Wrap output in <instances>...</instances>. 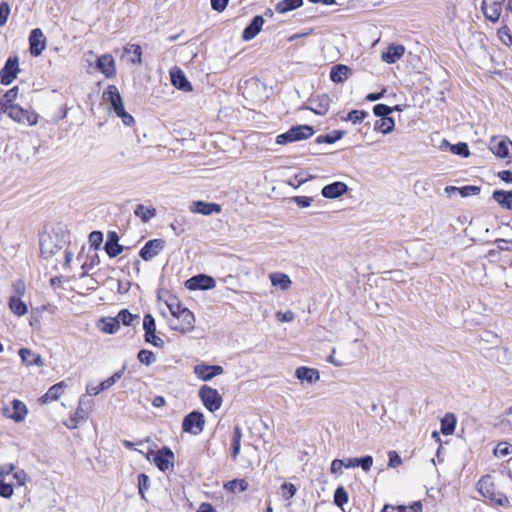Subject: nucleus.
Returning a JSON list of instances; mask_svg holds the SVG:
<instances>
[{
  "instance_id": "f257e3e1",
  "label": "nucleus",
  "mask_w": 512,
  "mask_h": 512,
  "mask_svg": "<svg viewBox=\"0 0 512 512\" xmlns=\"http://www.w3.org/2000/svg\"><path fill=\"white\" fill-rule=\"evenodd\" d=\"M139 453L144 455L147 460H151V456L153 455V462L156 465V467L162 471L165 472L174 466V460L175 455L173 451L168 447H163L159 449L155 454L153 451H150L148 453H144L142 450H137Z\"/></svg>"
},
{
  "instance_id": "f03ea898",
  "label": "nucleus",
  "mask_w": 512,
  "mask_h": 512,
  "mask_svg": "<svg viewBox=\"0 0 512 512\" xmlns=\"http://www.w3.org/2000/svg\"><path fill=\"white\" fill-rule=\"evenodd\" d=\"M3 113L7 114L13 121L20 124L34 126L38 122V114L32 110L23 109L21 106L8 105L4 108Z\"/></svg>"
},
{
  "instance_id": "7ed1b4c3",
  "label": "nucleus",
  "mask_w": 512,
  "mask_h": 512,
  "mask_svg": "<svg viewBox=\"0 0 512 512\" xmlns=\"http://www.w3.org/2000/svg\"><path fill=\"white\" fill-rule=\"evenodd\" d=\"M198 395L205 408L210 412L220 409L223 399L216 389L203 385L200 387Z\"/></svg>"
},
{
  "instance_id": "20e7f679",
  "label": "nucleus",
  "mask_w": 512,
  "mask_h": 512,
  "mask_svg": "<svg viewBox=\"0 0 512 512\" xmlns=\"http://www.w3.org/2000/svg\"><path fill=\"white\" fill-rule=\"evenodd\" d=\"M204 425L205 419L203 414L199 411H192L184 417L182 429L184 432L198 435L203 431Z\"/></svg>"
},
{
  "instance_id": "39448f33",
  "label": "nucleus",
  "mask_w": 512,
  "mask_h": 512,
  "mask_svg": "<svg viewBox=\"0 0 512 512\" xmlns=\"http://www.w3.org/2000/svg\"><path fill=\"white\" fill-rule=\"evenodd\" d=\"M92 403L87 398V396L83 395L79 399L78 407L71 417L70 422L66 424L69 429H75L79 423L85 422L90 413Z\"/></svg>"
},
{
  "instance_id": "423d86ee",
  "label": "nucleus",
  "mask_w": 512,
  "mask_h": 512,
  "mask_svg": "<svg viewBox=\"0 0 512 512\" xmlns=\"http://www.w3.org/2000/svg\"><path fill=\"white\" fill-rule=\"evenodd\" d=\"M194 314L187 308L178 317L170 320V328L181 333L189 332L194 328Z\"/></svg>"
},
{
  "instance_id": "0eeeda50",
  "label": "nucleus",
  "mask_w": 512,
  "mask_h": 512,
  "mask_svg": "<svg viewBox=\"0 0 512 512\" xmlns=\"http://www.w3.org/2000/svg\"><path fill=\"white\" fill-rule=\"evenodd\" d=\"M19 69V60L17 56L9 57L4 67L0 70V79L3 85L11 84L16 78Z\"/></svg>"
},
{
  "instance_id": "6e6552de",
  "label": "nucleus",
  "mask_w": 512,
  "mask_h": 512,
  "mask_svg": "<svg viewBox=\"0 0 512 512\" xmlns=\"http://www.w3.org/2000/svg\"><path fill=\"white\" fill-rule=\"evenodd\" d=\"M504 2L501 0H483L481 10L486 20L496 23L499 21Z\"/></svg>"
},
{
  "instance_id": "1a4fd4ad",
  "label": "nucleus",
  "mask_w": 512,
  "mask_h": 512,
  "mask_svg": "<svg viewBox=\"0 0 512 512\" xmlns=\"http://www.w3.org/2000/svg\"><path fill=\"white\" fill-rule=\"evenodd\" d=\"M489 148L491 152L499 158L511 159L512 142L505 137H493L490 141Z\"/></svg>"
},
{
  "instance_id": "9d476101",
  "label": "nucleus",
  "mask_w": 512,
  "mask_h": 512,
  "mask_svg": "<svg viewBox=\"0 0 512 512\" xmlns=\"http://www.w3.org/2000/svg\"><path fill=\"white\" fill-rule=\"evenodd\" d=\"M102 99L105 103L109 104V109L115 114L124 108L122 97L115 85H108L106 90L103 92Z\"/></svg>"
},
{
  "instance_id": "9b49d317",
  "label": "nucleus",
  "mask_w": 512,
  "mask_h": 512,
  "mask_svg": "<svg viewBox=\"0 0 512 512\" xmlns=\"http://www.w3.org/2000/svg\"><path fill=\"white\" fill-rule=\"evenodd\" d=\"M215 286L214 278L205 274H198L185 282V287L189 290H210Z\"/></svg>"
},
{
  "instance_id": "f8f14e48",
  "label": "nucleus",
  "mask_w": 512,
  "mask_h": 512,
  "mask_svg": "<svg viewBox=\"0 0 512 512\" xmlns=\"http://www.w3.org/2000/svg\"><path fill=\"white\" fill-rule=\"evenodd\" d=\"M165 248L163 239H152L145 243L141 248L139 255L144 261H150L156 257Z\"/></svg>"
},
{
  "instance_id": "ddd939ff",
  "label": "nucleus",
  "mask_w": 512,
  "mask_h": 512,
  "mask_svg": "<svg viewBox=\"0 0 512 512\" xmlns=\"http://www.w3.org/2000/svg\"><path fill=\"white\" fill-rule=\"evenodd\" d=\"M223 372V367L219 365L198 364L194 366L195 375L203 381H209Z\"/></svg>"
},
{
  "instance_id": "4468645a",
  "label": "nucleus",
  "mask_w": 512,
  "mask_h": 512,
  "mask_svg": "<svg viewBox=\"0 0 512 512\" xmlns=\"http://www.w3.org/2000/svg\"><path fill=\"white\" fill-rule=\"evenodd\" d=\"M30 54L32 56H39L46 47V40L41 29L35 28L31 31L29 36Z\"/></svg>"
},
{
  "instance_id": "2eb2a0df",
  "label": "nucleus",
  "mask_w": 512,
  "mask_h": 512,
  "mask_svg": "<svg viewBox=\"0 0 512 512\" xmlns=\"http://www.w3.org/2000/svg\"><path fill=\"white\" fill-rule=\"evenodd\" d=\"M330 102V97L327 94H321L311 100L312 106H303L302 109L310 110L317 115H325L329 110Z\"/></svg>"
},
{
  "instance_id": "dca6fc26",
  "label": "nucleus",
  "mask_w": 512,
  "mask_h": 512,
  "mask_svg": "<svg viewBox=\"0 0 512 512\" xmlns=\"http://www.w3.org/2000/svg\"><path fill=\"white\" fill-rule=\"evenodd\" d=\"M348 191V186L344 182L336 181L324 186L321 194L324 198L335 199L344 195Z\"/></svg>"
},
{
  "instance_id": "f3484780",
  "label": "nucleus",
  "mask_w": 512,
  "mask_h": 512,
  "mask_svg": "<svg viewBox=\"0 0 512 512\" xmlns=\"http://www.w3.org/2000/svg\"><path fill=\"white\" fill-rule=\"evenodd\" d=\"M265 20L262 16L257 15L253 17L249 25L244 29L242 33V39L244 41H250L254 39L261 31Z\"/></svg>"
},
{
  "instance_id": "a211bd4d",
  "label": "nucleus",
  "mask_w": 512,
  "mask_h": 512,
  "mask_svg": "<svg viewBox=\"0 0 512 512\" xmlns=\"http://www.w3.org/2000/svg\"><path fill=\"white\" fill-rule=\"evenodd\" d=\"M190 210L193 213H199L202 215H211L213 213L221 212V206L216 203H208V202H204V201H194L190 206Z\"/></svg>"
},
{
  "instance_id": "6ab92c4d",
  "label": "nucleus",
  "mask_w": 512,
  "mask_h": 512,
  "mask_svg": "<svg viewBox=\"0 0 512 512\" xmlns=\"http://www.w3.org/2000/svg\"><path fill=\"white\" fill-rule=\"evenodd\" d=\"M171 83L177 89L182 90L184 92L192 91V85L187 80L185 74L180 69H175L170 71Z\"/></svg>"
},
{
  "instance_id": "aec40b11",
  "label": "nucleus",
  "mask_w": 512,
  "mask_h": 512,
  "mask_svg": "<svg viewBox=\"0 0 512 512\" xmlns=\"http://www.w3.org/2000/svg\"><path fill=\"white\" fill-rule=\"evenodd\" d=\"M405 52V48L403 45H389L386 51L382 52L381 59L382 61L392 64L397 62Z\"/></svg>"
},
{
  "instance_id": "412c9836",
  "label": "nucleus",
  "mask_w": 512,
  "mask_h": 512,
  "mask_svg": "<svg viewBox=\"0 0 512 512\" xmlns=\"http://www.w3.org/2000/svg\"><path fill=\"white\" fill-rule=\"evenodd\" d=\"M97 67L106 77H112L116 74L115 62L111 55L101 56L97 61Z\"/></svg>"
},
{
  "instance_id": "4be33fe9",
  "label": "nucleus",
  "mask_w": 512,
  "mask_h": 512,
  "mask_svg": "<svg viewBox=\"0 0 512 512\" xmlns=\"http://www.w3.org/2000/svg\"><path fill=\"white\" fill-rule=\"evenodd\" d=\"M352 73L351 68L343 64H337L331 68L330 79L334 83H343Z\"/></svg>"
},
{
  "instance_id": "5701e85b",
  "label": "nucleus",
  "mask_w": 512,
  "mask_h": 512,
  "mask_svg": "<svg viewBox=\"0 0 512 512\" xmlns=\"http://www.w3.org/2000/svg\"><path fill=\"white\" fill-rule=\"evenodd\" d=\"M19 356L24 364L27 366H42L43 360L40 354L33 352L30 349L22 348L19 350Z\"/></svg>"
},
{
  "instance_id": "b1692460",
  "label": "nucleus",
  "mask_w": 512,
  "mask_h": 512,
  "mask_svg": "<svg viewBox=\"0 0 512 512\" xmlns=\"http://www.w3.org/2000/svg\"><path fill=\"white\" fill-rule=\"evenodd\" d=\"M124 53L130 57L127 59L133 65L142 64V49L138 44H127L124 47Z\"/></svg>"
},
{
  "instance_id": "393cba45",
  "label": "nucleus",
  "mask_w": 512,
  "mask_h": 512,
  "mask_svg": "<svg viewBox=\"0 0 512 512\" xmlns=\"http://www.w3.org/2000/svg\"><path fill=\"white\" fill-rule=\"evenodd\" d=\"M492 198L504 209L512 210V190H495Z\"/></svg>"
},
{
  "instance_id": "a878e982",
  "label": "nucleus",
  "mask_w": 512,
  "mask_h": 512,
  "mask_svg": "<svg viewBox=\"0 0 512 512\" xmlns=\"http://www.w3.org/2000/svg\"><path fill=\"white\" fill-rule=\"evenodd\" d=\"M296 377L301 381H307L313 383L319 380V372L314 368L299 367L295 371Z\"/></svg>"
},
{
  "instance_id": "bb28decb",
  "label": "nucleus",
  "mask_w": 512,
  "mask_h": 512,
  "mask_svg": "<svg viewBox=\"0 0 512 512\" xmlns=\"http://www.w3.org/2000/svg\"><path fill=\"white\" fill-rule=\"evenodd\" d=\"M26 405L19 401H12V412L8 415L9 418L13 419L15 422H22L27 415Z\"/></svg>"
},
{
  "instance_id": "cd10ccee",
  "label": "nucleus",
  "mask_w": 512,
  "mask_h": 512,
  "mask_svg": "<svg viewBox=\"0 0 512 512\" xmlns=\"http://www.w3.org/2000/svg\"><path fill=\"white\" fill-rule=\"evenodd\" d=\"M271 284L273 286H277L282 290H287L290 288L292 281L289 276L282 272H274L269 275Z\"/></svg>"
},
{
  "instance_id": "c85d7f7f",
  "label": "nucleus",
  "mask_w": 512,
  "mask_h": 512,
  "mask_svg": "<svg viewBox=\"0 0 512 512\" xmlns=\"http://www.w3.org/2000/svg\"><path fill=\"white\" fill-rule=\"evenodd\" d=\"M64 387H66V384L63 381L51 386L48 391L41 397V401L43 403H47L49 401L58 400L63 393Z\"/></svg>"
},
{
  "instance_id": "c756f323",
  "label": "nucleus",
  "mask_w": 512,
  "mask_h": 512,
  "mask_svg": "<svg viewBox=\"0 0 512 512\" xmlns=\"http://www.w3.org/2000/svg\"><path fill=\"white\" fill-rule=\"evenodd\" d=\"M294 141H301L310 138L314 129L310 125H297L292 127Z\"/></svg>"
},
{
  "instance_id": "7c9ffc66",
  "label": "nucleus",
  "mask_w": 512,
  "mask_h": 512,
  "mask_svg": "<svg viewBox=\"0 0 512 512\" xmlns=\"http://www.w3.org/2000/svg\"><path fill=\"white\" fill-rule=\"evenodd\" d=\"M395 122L392 117H384L375 121L374 130L383 134H389L394 130Z\"/></svg>"
},
{
  "instance_id": "2f4dec72",
  "label": "nucleus",
  "mask_w": 512,
  "mask_h": 512,
  "mask_svg": "<svg viewBox=\"0 0 512 512\" xmlns=\"http://www.w3.org/2000/svg\"><path fill=\"white\" fill-rule=\"evenodd\" d=\"M242 439V430L239 425H236L233 429V436L231 442V457L235 461L240 454V443Z\"/></svg>"
},
{
  "instance_id": "473e14b6",
  "label": "nucleus",
  "mask_w": 512,
  "mask_h": 512,
  "mask_svg": "<svg viewBox=\"0 0 512 512\" xmlns=\"http://www.w3.org/2000/svg\"><path fill=\"white\" fill-rule=\"evenodd\" d=\"M456 427V417L453 413H447L441 419V432L444 435L453 434Z\"/></svg>"
},
{
  "instance_id": "72a5a7b5",
  "label": "nucleus",
  "mask_w": 512,
  "mask_h": 512,
  "mask_svg": "<svg viewBox=\"0 0 512 512\" xmlns=\"http://www.w3.org/2000/svg\"><path fill=\"white\" fill-rule=\"evenodd\" d=\"M303 5V0H282L277 3L275 10L279 14H285Z\"/></svg>"
},
{
  "instance_id": "f704fd0d",
  "label": "nucleus",
  "mask_w": 512,
  "mask_h": 512,
  "mask_svg": "<svg viewBox=\"0 0 512 512\" xmlns=\"http://www.w3.org/2000/svg\"><path fill=\"white\" fill-rule=\"evenodd\" d=\"M134 214L144 223H146L156 215V209L153 207H145L144 205L139 204L136 206Z\"/></svg>"
},
{
  "instance_id": "c9c22d12",
  "label": "nucleus",
  "mask_w": 512,
  "mask_h": 512,
  "mask_svg": "<svg viewBox=\"0 0 512 512\" xmlns=\"http://www.w3.org/2000/svg\"><path fill=\"white\" fill-rule=\"evenodd\" d=\"M9 308L17 316H23L27 312L26 304L17 296L10 297Z\"/></svg>"
},
{
  "instance_id": "e433bc0d",
  "label": "nucleus",
  "mask_w": 512,
  "mask_h": 512,
  "mask_svg": "<svg viewBox=\"0 0 512 512\" xmlns=\"http://www.w3.org/2000/svg\"><path fill=\"white\" fill-rule=\"evenodd\" d=\"M490 476H483L478 482V491L484 496L491 499V492L495 491Z\"/></svg>"
},
{
  "instance_id": "4c0bfd02",
  "label": "nucleus",
  "mask_w": 512,
  "mask_h": 512,
  "mask_svg": "<svg viewBox=\"0 0 512 512\" xmlns=\"http://www.w3.org/2000/svg\"><path fill=\"white\" fill-rule=\"evenodd\" d=\"M344 136V132L343 131H340V130H335L333 131L332 133L330 134H326V135H319L317 138H316V143L318 144H322V143H327V144H333L335 143L337 140H340L342 137Z\"/></svg>"
},
{
  "instance_id": "58836bf2",
  "label": "nucleus",
  "mask_w": 512,
  "mask_h": 512,
  "mask_svg": "<svg viewBox=\"0 0 512 512\" xmlns=\"http://www.w3.org/2000/svg\"><path fill=\"white\" fill-rule=\"evenodd\" d=\"M166 304L173 318L178 317L182 311L187 309L176 297L170 298Z\"/></svg>"
},
{
  "instance_id": "ea45409f",
  "label": "nucleus",
  "mask_w": 512,
  "mask_h": 512,
  "mask_svg": "<svg viewBox=\"0 0 512 512\" xmlns=\"http://www.w3.org/2000/svg\"><path fill=\"white\" fill-rule=\"evenodd\" d=\"M18 94V88L13 87L12 89L8 90L0 99V108L2 111H4V108L8 105H14L13 102L16 99Z\"/></svg>"
},
{
  "instance_id": "a19ab883",
  "label": "nucleus",
  "mask_w": 512,
  "mask_h": 512,
  "mask_svg": "<svg viewBox=\"0 0 512 512\" xmlns=\"http://www.w3.org/2000/svg\"><path fill=\"white\" fill-rule=\"evenodd\" d=\"M120 328L116 318H108L102 320L101 331L107 334H114Z\"/></svg>"
},
{
  "instance_id": "79ce46f5",
  "label": "nucleus",
  "mask_w": 512,
  "mask_h": 512,
  "mask_svg": "<svg viewBox=\"0 0 512 512\" xmlns=\"http://www.w3.org/2000/svg\"><path fill=\"white\" fill-rule=\"evenodd\" d=\"M224 487L231 492H242L248 488V483L244 479H234L227 482Z\"/></svg>"
},
{
  "instance_id": "37998d69",
  "label": "nucleus",
  "mask_w": 512,
  "mask_h": 512,
  "mask_svg": "<svg viewBox=\"0 0 512 512\" xmlns=\"http://www.w3.org/2000/svg\"><path fill=\"white\" fill-rule=\"evenodd\" d=\"M118 325L122 323L125 326L131 325L132 321L136 318L138 319L139 316L131 314L127 309H122L118 312L117 316L115 317Z\"/></svg>"
},
{
  "instance_id": "c03bdc74",
  "label": "nucleus",
  "mask_w": 512,
  "mask_h": 512,
  "mask_svg": "<svg viewBox=\"0 0 512 512\" xmlns=\"http://www.w3.org/2000/svg\"><path fill=\"white\" fill-rule=\"evenodd\" d=\"M348 493L343 486H339L334 493V503L342 508L348 502Z\"/></svg>"
},
{
  "instance_id": "a18cd8bd",
  "label": "nucleus",
  "mask_w": 512,
  "mask_h": 512,
  "mask_svg": "<svg viewBox=\"0 0 512 512\" xmlns=\"http://www.w3.org/2000/svg\"><path fill=\"white\" fill-rule=\"evenodd\" d=\"M137 358L140 363L145 364L147 366L151 365L156 361L155 354L152 351L146 349L140 350L138 352Z\"/></svg>"
},
{
  "instance_id": "49530a36",
  "label": "nucleus",
  "mask_w": 512,
  "mask_h": 512,
  "mask_svg": "<svg viewBox=\"0 0 512 512\" xmlns=\"http://www.w3.org/2000/svg\"><path fill=\"white\" fill-rule=\"evenodd\" d=\"M48 240H50V236H47L46 238H42L41 243H40L41 254L45 258H48L51 255H53L55 253V249L57 248V246H52L50 241H48Z\"/></svg>"
},
{
  "instance_id": "de8ad7c7",
  "label": "nucleus",
  "mask_w": 512,
  "mask_h": 512,
  "mask_svg": "<svg viewBox=\"0 0 512 512\" xmlns=\"http://www.w3.org/2000/svg\"><path fill=\"white\" fill-rule=\"evenodd\" d=\"M499 40L506 46L512 45V35L510 32V29L507 25L502 26L499 28L497 32Z\"/></svg>"
},
{
  "instance_id": "09e8293b",
  "label": "nucleus",
  "mask_w": 512,
  "mask_h": 512,
  "mask_svg": "<svg viewBox=\"0 0 512 512\" xmlns=\"http://www.w3.org/2000/svg\"><path fill=\"white\" fill-rule=\"evenodd\" d=\"M149 487H150L149 477L144 473L139 474L138 489H139V494L142 499H145V492L149 489Z\"/></svg>"
},
{
  "instance_id": "8fccbe9b",
  "label": "nucleus",
  "mask_w": 512,
  "mask_h": 512,
  "mask_svg": "<svg viewBox=\"0 0 512 512\" xmlns=\"http://www.w3.org/2000/svg\"><path fill=\"white\" fill-rule=\"evenodd\" d=\"M450 151L455 154V155H459L461 157H468L470 152H469V148H468V145L464 142H459L457 144H454V145H451L450 146Z\"/></svg>"
},
{
  "instance_id": "3c124183",
  "label": "nucleus",
  "mask_w": 512,
  "mask_h": 512,
  "mask_svg": "<svg viewBox=\"0 0 512 512\" xmlns=\"http://www.w3.org/2000/svg\"><path fill=\"white\" fill-rule=\"evenodd\" d=\"M104 249L109 257L115 258L123 252L124 247L119 242L113 244L105 243Z\"/></svg>"
},
{
  "instance_id": "603ef678",
  "label": "nucleus",
  "mask_w": 512,
  "mask_h": 512,
  "mask_svg": "<svg viewBox=\"0 0 512 512\" xmlns=\"http://www.w3.org/2000/svg\"><path fill=\"white\" fill-rule=\"evenodd\" d=\"M124 370H125V366L115 372L111 377L107 378L106 380L102 381L100 384H101V388H103L104 390H107L109 389L110 387H112L123 375L124 373Z\"/></svg>"
},
{
  "instance_id": "864d4df0",
  "label": "nucleus",
  "mask_w": 512,
  "mask_h": 512,
  "mask_svg": "<svg viewBox=\"0 0 512 512\" xmlns=\"http://www.w3.org/2000/svg\"><path fill=\"white\" fill-rule=\"evenodd\" d=\"M369 114L361 110H352L348 113L346 120L353 124L362 122Z\"/></svg>"
},
{
  "instance_id": "5fc2aeb1",
  "label": "nucleus",
  "mask_w": 512,
  "mask_h": 512,
  "mask_svg": "<svg viewBox=\"0 0 512 512\" xmlns=\"http://www.w3.org/2000/svg\"><path fill=\"white\" fill-rule=\"evenodd\" d=\"M143 329L145 334L150 335L152 332H156L155 319L151 314H146L143 319Z\"/></svg>"
},
{
  "instance_id": "6e6d98bb",
  "label": "nucleus",
  "mask_w": 512,
  "mask_h": 512,
  "mask_svg": "<svg viewBox=\"0 0 512 512\" xmlns=\"http://www.w3.org/2000/svg\"><path fill=\"white\" fill-rule=\"evenodd\" d=\"M512 453V445L507 442L499 443L494 449V454L498 457L508 456Z\"/></svg>"
},
{
  "instance_id": "4d7b16f0",
  "label": "nucleus",
  "mask_w": 512,
  "mask_h": 512,
  "mask_svg": "<svg viewBox=\"0 0 512 512\" xmlns=\"http://www.w3.org/2000/svg\"><path fill=\"white\" fill-rule=\"evenodd\" d=\"M391 112H393V108L385 104H377L373 107V113L380 118L389 117Z\"/></svg>"
},
{
  "instance_id": "13d9d810",
  "label": "nucleus",
  "mask_w": 512,
  "mask_h": 512,
  "mask_svg": "<svg viewBox=\"0 0 512 512\" xmlns=\"http://www.w3.org/2000/svg\"><path fill=\"white\" fill-rule=\"evenodd\" d=\"M296 491L297 489L292 483H284L281 486V495L286 500L291 499L295 495Z\"/></svg>"
},
{
  "instance_id": "bf43d9fd",
  "label": "nucleus",
  "mask_w": 512,
  "mask_h": 512,
  "mask_svg": "<svg viewBox=\"0 0 512 512\" xmlns=\"http://www.w3.org/2000/svg\"><path fill=\"white\" fill-rule=\"evenodd\" d=\"M103 241V234L100 231H93L89 235V242L91 247H93L95 250H98L102 244Z\"/></svg>"
},
{
  "instance_id": "052dcab7",
  "label": "nucleus",
  "mask_w": 512,
  "mask_h": 512,
  "mask_svg": "<svg viewBox=\"0 0 512 512\" xmlns=\"http://www.w3.org/2000/svg\"><path fill=\"white\" fill-rule=\"evenodd\" d=\"M10 5L8 2L3 1L0 3V27L4 26L10 15Z\"/></svg>"
},
{
  "instance_id": "680f3d73",
  "label": "nucleus",
  "mask_w": 512,
  "mask_h": 512,
  "mask_svg": "<svg viewBox=\"0 0 512 512\" xmlns=\"http://www.w3.org/2000/svg\"><path fill=\"white\" fill-rule=\"evenodd\" d=\"M480 193V187L475 185H467L459 188V194L462 197H468L478 195Z\"/></svg>"
},
{
  "instance_id": "e2e57ef3",
  "label": "nucleus",
  "mask_w": 512,
  "mask_h": 512,
  "mask_svg": "<svg viewBox=\"0 0 512 512\" xmlns=\"http://www.w3.org/2000/svg\"><path fill=\"white\" fill-rule=\"evenodd\" d=\"M490 500L499 506H507L509 504L507 496L501 492L492 491Z\"/></svg>"
},
{
  "instance_id": "0e129e2a",
  "label": "nucleus",
  "mask_w": 512,
  "mask_h": 512,
  "mask_svg": "<svg viewBox=\"0 0 512 512\" xmlns=\"http://www.w3.org/2000/svg\"><path fill=\"white\" fill-rule=\"evenodd\" d=\"M291 142H295L293 139L292 127L287 132L282 133L276 137L277 144L284 145Z\"/></svg>"
},
{
  "instance_id": "69168bd1",
  "label": "nucleus",
  "mask_w": 512,
  "mask_h": 512,
  "mask_svg": "<svg viewBox=\"0 0 512 512\" xmlns=\"http://www.w3.org/2000/svg\"><path fill=\"white\" fill-rule=\"evenodd\" d=\"M144 338L147 343H150L155 347L162 348L164 346V341L157 336L155 332H152L150 335L144 334Z\"/></svg>"
},
{
  "instance_id": "338daca9",
  "label": "nucleus",
  "mask_w": 512,
  "mask_h": 512,
  "mask_svg": "<svg viewBox=\"0 0 512 512\" xmlns=\"http://www.w3.org/2000/svg\"><path fill=\"white\" fill-rule=\"evenodd\" d=\"M300 208H307L311 205L313 198L308 196H295L292 198Z\"/></svg>"
},
{
  "instance_id": "774afa93",
  "label": "nucleus",
  "mask_w": 512,
  "mask_h": 512,
  "mask_svg": "<svg viewBox=\"0 0 512 512\" xmlns=\"http://www.w3.org/2000/svg\"><path fill=\"white\" fill-rule=\"evenodd\" d=\"M500 424L512 429V406L509 407L501 416Z\"/></svg>"
}]
</instances>
